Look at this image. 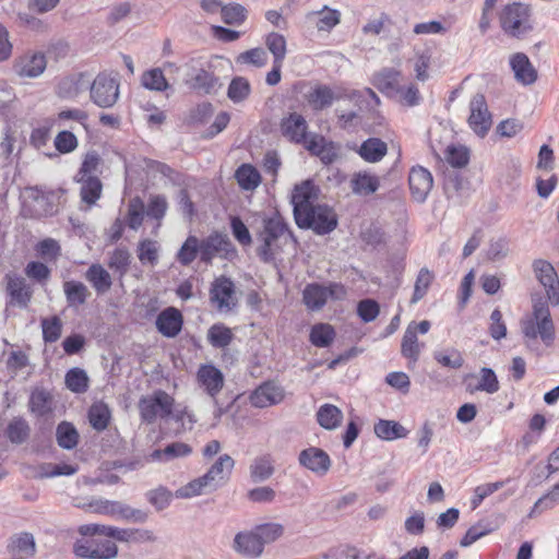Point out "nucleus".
I'll return each mask as SVG.
<instances>
[{"instance_id": "57", "label": "nucleus", "mask_w": 559, "mask_h": 559, "mask_svg": "<svg viewBox=\"0 0 559 559\" xmlns=\"http://www.w3.org/2000/svg\"><path fill=\"white\" fill-rule=\"evenodd\" d=\"M262 546L270 544L278 539L283 533L284 527L280 523H264L253 527Z\"/></svg>"}, {"instance_id": "43", "label": "nucleus", "mask_w": 559, "mask_h": 559, "mask_svg": "<svg viewBox=\"0 0 559 559\" xmlns=\"http://www.w3.org/2000/svg\"><path fill=\"white\" fill-rule=\"evenodd\" d=\"M110 417V409L103 402L94 403L88 411L90 424L97 431H103L108 427Z\"/></svg>"}, {"instance_id": "32", "label": "nucleus", "mask_w": 559, "mask_h": 559, "mask_svg": "<svg viewBox=\"0 0 559 559\" xmlns=\"http://www.w3.org/2000/svg\"><path fill=\"white\" fill-rule=\"evenodd\" d=\"M380 186L379 178L367 171L355 173L350 179V188L355 194L369 195Z\"/></svg>"}, {"instance_id": "63", "label": "nucleus", "mask_w": 559, "mask_h": 559, "mask_svg": "<svg viewBox=\"0 0 559 559\" xmlns=\"http://www.w3.org/2000/svg\"><path fill=\"white\" fill-rule=\"evenodd\" d=\"M206 488H211V483L204 479V475L197 479L191 480L186 486L176 491L178 498H191L201 495Z\"/></svg>"}, {"instance_id": "18", "label": "nucleus", "mask_w": 559, "mask_h": 559, "mask_svg": "<svg viewBox=\"0 0 559 559\" xmlns=\"http://www.w3.org/2000/svg\"><path fill=\"white\" fill-rule=\"evenodd\" d=\"M284 390L274 382H264L258 386L250 395V403L254 407L264 408L278 404L284 399Z\"/></svg>"}, {"instance_id": "40", "label": "nucleus", "mask_w": 559, "mask_h": 559, "mask_svg": "<svg viewBox=\"0 0 559 559\" xmlns=\"http://www.w3.org/2000/svg\"><path fill=\"white\" fill-rule=\"evenodd\" d=\"M80 435L73 424L61 421L56 429V440L60 448L74 449L79 443Z\"/></svg>"}, {"instance_id": "41", "label": "nucleus", "mask_w": 559, "mask_h": 559, "mask_svg": "<svg viewBox=\"0 0 559 559\" xmlns=\"http://www.w3.org/2000/svg\"><path fill=\"white\" fill-rule=\"evenodd\" d=\"M343 419V413L332 404L322 405L317 413V420L321 427L328 430L335 429Z\"/></svg>"}, {"instance_id": "46", "label": "nucleus", "mask_w": 559, "mask_h": 559, "mask_svg": "<svg viewBox=\"0 0 559 559\" xmlns=\"http://www.w3.org/2000/svg\"><path fill=\"white\" fill-rule=\"evenodd\" d=\"M433 359L442 367L454 370L462 368L464 365L462 353L454 347L433 352Z\"/></svg>"}, {"instance_id": "60", "label": "nucleus", "mask_w": 559, "mask_h": 559, "mask_svg": "<svg viewBox=\"0 0 559 559\" xmlns=\"http://www.w3.org/2000/svg\"><path fill=\"white\" fill-rule=\"evenodd\" d=\"M144 203L140 198L130 200L128 204L127 225L129 228L136 230L143 223Z\"/></svg>"}, {"instance_id": "37", "label": "nucleus", "mask_w": 559, "mask_h": 559, "mask_svg": "<svg viewBox=\"0 0 559 559\" xmlns=\"http://www.w3.org/2000/svg\"><path fill=\"white\" fill-rule=\"evenodd\" d=\"M340 98L341 95H335L332 88L326 85L314 87L308 95V102L314 110L330 107L335 99Z\"/></svg>"}, {"instance_id": "25", "label": "nucleus", "mask_w": 559, "mask_h": 559, "mask_svg": "<svg viewBox=\"0 0 559 559\" xmlns=\"http://www.w3.org/2000/svg\"><path fill=\"white\" fill-rule=\"evenodd\" d=\"M234 465L235 461L228 454H223L216 460V462L204 474V479H207L211 483V489H215L228 478Z\"/></svg>"}, {"instance_id": "42", "label": "nucleus", "mask_w": 559, "mask_h": 559, "mask_svg": "<svg viewBox=\"0 0 559 559\" xmlns=\"http://www.w3.org/2000/svg\"><path fill=\"white\" fill-rule=\"evenodd\" d=\"M64 382L71 392L81 394L88 390L90 379L85 370L74 367L66 373Z\"/></svg>"}, {"instance_id": "55", "label": "nucleus", "mask_w": 559, "mask_h": 559, "mask_svg": "<svg viewBox=\"0 0 559 559\" xmlns=\"http://www.w3.org/2000/svg\"><path fill=\"white\" fill-rule=\"evenodd\" d=\"M396 92L397 93L391 98L403 106L413 107L418 105L421 100L419 90L415 84H409L407 86L401 84Z\"/></svg>"}, {"instance_id": "50", "label": "nucleus", "mask_w": 559, "mask_h": 559, "mask_svg": "<svg viewBox=\"0 0 559 559\" xmlns=\"http://www.w3.org/2000/svg\"><path fill=\"white\" fill-rule=\"evenodd\" d=\"M274 473L272 460L267 455L259 456L250 465V476L253 481L269 479Z\"/></svg>"}, {"instance_id": "27", "label": "nucleus", "mask_w": 559, "mask_h": 559, "mask_svg": "<svg viewBox=\"0 0 559 559\" xmlns=\"http://www.w3.org/2000/svg\"><path fill=\"white\" fill-rule=\"evenodd\" d=\"M357 153L367 163H378L386 155L388 144L379 138H369L360 144Z\"/></svg>"}, {"instance_id": "8", "label": "nucleus", "mask_w": 559, "mask_h": 559, "mask_svg": "<svg viewBox=\"0 0 559 559\" xmlns=\"http://www.w3.org/2000/svg\"><path fill=\"white\" fill-rule=\"evenodd\" d=\"M210 301L219 312H229L238 304L235 283L227 276L216 277L210 288Z\"/></svg>"}, {"instance_id": "58", "label": "nucleus", "mask_w": 559, "mask_h": 559, "mask_svg": "<svg viewBox=\"0 0 559 559\" xmlns=\"http://www.w3.org/2000/svg\"><path fill=\"white\" fill-rule=\"evenodd\" d=\"M43 338L46 343L57 342L62 332V321L58 316L41 319Z\"/></svg>"}, {"instance_id": "53", "label": "nucleus", "mask_w": 559, "mask_h": 559, "mask_svg": "<svg viewBox=\"0 0 559 559\" xmlns=\"http://www.w3.org/2000/svg\"><path fill=\"white\" fill-rule=\"evenodd\" d=\"M265 45L273 55V61L283 63L287 52L285 37L278 33H270L265 38Z\"/></svg>"}, {"instance_id": "22", "label": "nucleus", "mask_w": 559, "mask_h": 559, "mask_svg": "<svg viewBox=\"0 0 559 559\" xmlns=\"http://www.w3.org/2000/svg\"><path fill=\"white\" fill-rule=\"evenodd\" d=\"M534 317L537 320V336L542 338L546 346L552 345L555 341V325L549 308L546 305L534 306Z\"/></svg>"}, {"instance_id": "21", "label": "nucleus", "mask_w": 559, "mask_h": 559, "mask_svg": "<svg viewBox=\"0 0 559 559\" xmlns=\"http://www.w3.org/2000/svg\"><path fill=\"white\" fill-rule=\"evenodd\" d=\"M156 328L166 337H175L182 328V314L173 307L163 310L156 319Z\"/></svg>"}, {"instance_id": "20", "label": "nucleus", "mask_w": 559, "mask_h": 559, "mask_svg": "<svg viewBox=\"0 0 559 559\" xmlns=\"http://www.w3.org/2000/svg\"><path fill=\"white\" fill-rule=\"evenodd\" d=\"M510 67L518 83L527 86L534 84L537 81V71L525 53H513L510 57Z\"/></svg>"}, {"instance_id": "56", "label": "nucleus", "mask_w": 559, "mask_h": 559, "mask_svg": "<svg viewBox=\"0 0 559 559\" xmlns=\"http://www.w3.org/2000/svg\"><path fill=\"white\" fill-rule=\"evenodd\" d=\"M159 247L156 241L144 239L138 245V258L142 264L156 265L158 262Z\"/></svg>"}, {"instance_id": "47", "label": "nucleus", "mask_w": 559, "mask_h": 559, "mask_svg": "<svg viewBox=\"0 0 559 559\" xmlns=\"http://www.w3.org/2000/svg\"><path fill=\"white\" fill-rule=\"evenodd\" d=\"M79 182L82 183L81 186V199L83 202H85L88 205H93L96 203V201L100 198L102 194V182L97 177H90V178H78Z\"/></svg>"}, {"instance_id": "61", "label": "nucleus", "mask_w": 559, "mask_h": 559, "mask_svg": "<svg viewBox=\"0 0 559 559\" xmlns=\"http://www.w3.org/2000/svg\"><path fill=\"white\" fill-rule=\"evenodd\" d=\"M432 280L433 275L428 269L423 267L419 271L414 286V294L411 300L412 304L418 302L427 294Z\"/></svg>"}, {"instance_id": "10", "label": "nucleus", "mask_w": 559, "mask_h": 559, "mask_svg": "<svg viewBox=\"0 0 559 559\" xmlns=\"http://www.w3.org/2000/svg\"><path fill=\"white\" fill-rule=\"evenodd\" d=\"M298 463L301 467L310 471L318 477L325 476L332 466L330 455L324 450L317 447H309L300 451L298 454Z\"/></svg>"}, {"instance_id": "26", "label": "nucleus", "mask_w": 559, "mask_h": 559, "mask_svg": "<svg viewBox=\"0 0 559 559\" xmlns=\"http://www.w3.org/2000/svg\"><path fill=\"white\" fill-rule=\"evenodd\" d=\"M62 287L69 308L78 309L83 306L91 296L87 286L79 281H66Z\"/></svg>"}, {"instance_id": "23", "label": "nucleus", "mask_w": 559, "mask_h": 559, "mask_svg": "<svg viewBox=\"0 0 559 559\" xmlns=\"http://www.w3.org/2000/svg\"><path fill=\"white\" fill-rule=\"evenodd\" d=\"M402 74L393 68H384L373 75L372 84L388 97L396 94L401 85Z\"/></svg>"}, {"instance_id": "38", "label": "nucleus", "mask_w": 559, "mask_h": 559, "mask_svg": "<svg viewBox=\"0 0 559 559\" xmlns=\"http://www.w3.org/2000/svg\"><path fill=\"white\" fill-rule=\"evenodd\" d=\"M132 255L126 247H118L109 253L107 265L110 270L123 277L130 267Z\"/></svg>"}, {"instance_id": "6", "label": "nucleus", "mask_w": 559, "mask_h": 559, "mask_svg": "<svg viewBox=\"0 0 559 559\" xmlns=\"http://www.w3.org/2000/svg\"><path fill=\"white\" fill-rule=\"evenodd\" d=\"M47 63V57L43 51L26 50L13 59L11 69L21 80H33L45 72Z\"/></svg>"}, {"instance_id": "12", "label": "nucleus", "mask_w": 559, "mask_h": 559, "mask_svg": "<svg viewBox=\"0 0 559 559\" xmlns=\"http://www.w3.org/2000/svg\"><path fill=\"white\" fill-rule=\"evenodd\" d=\"M533 270L536 278L545 287L547 297L552 305L559 304V278L554 266L545 260H535Z\"/></svg>"}, {"instance_id": "33", "label": "nucleus", "mask_w": 559, "mask_h": 559, "mask_svg": "<svg viewBox=\"0 0 559 559\" xmlns=\"http://www.w3.org/2000/svg\"><path fill=\"white\" fill-rule=\"evenodd\" d=\"M29 411L37 417H44L52 412V395L45 389H35L29 396Z\"/></svg>"}, {"instance_id": "4", "label": "nucleus", "mask_w": 559, "mask_h": 559, "mask_svg": "<svg viewBox=\"0 0 559 559\" xmlns=\"http://www.w3.org/2000/svg\"><path fill=\"white\" fill-rule=\"evenodd\" d=\"M346 296V287L341 283L334 282L329 285L311 283L306 285L302 292L304 304L311 311L321 310L329 299L344 300Z\"/></svg>"}, {"instance_id": "14", "label": "nucleus", "mask_w": 559, "mask_h": 559, "mask_svg": "<svg viewBox=\"0 0 559 559\" xmlns=\"http://www.w3.org/2000/svg\"><path fill=\"white\" fill-rule=\"evenodd\" d=\"M408 185L413 199L419 203L426 201L433 186L431 173L423 166L412 167L408 175Z\"/></svg>"}, {"instance_id": "49", "label": "nucleus", "mask_w": 559, "mask_h": 559, "mask_svg": "<svg viewBox=\"0 0 559 559\" xmlns=\"http://www.w3.org/2000/svg\"><path fill=\"white\" fill-rule=\"evenodd\" d=\"M335 338V331L329 323H318L311 328L310 342L317 347H328Z\"/></svg>"}, {"instance_id": "45", "label": "nucleus", "mask_w": 559, "mask_h": 559, "mask_svg": "<svg viewBox=\"0 0 559 559\" xmlns=\"http://www.w3.org/2000/svg\"><path fill=\"white\" fill-rule=\"evenodd\" d=\"M189 83L193 90L204 94H211L215 91L218 79L212 72L200 69L195 75L190 78Z\"/></svg>"}, {"instance_id": "9", "label": "nucleus", "mask_w": 559, "mask_h": 559, "mask_svg": "<svg viewBox=\"0 0 559 559\" xmlns=\"http://www.w3.org/2000/svg\"><path fill=\"white\" fill-rule=\"evenodd\" d=\"M73 551L83 559H114L118 556V547L110 539L86 538L74 544Z\"/></svg>"}, {"instance_id": "2", "label": "nucleus", "mask_w": 559, "mask_h": 559, "mask_svg": "<svg viewBox=\"0 0 559 559\" xmlns=\"http://www.w3.org/2000/svg\"><path fill=\"white\" fill-rule=\"evenodd\" d=\"M499 24L507 36L521 39L534 29L532 8L522 2L506 4L499 12Z\"/></svg>"}, {"instance_id": "1", "label": "nucleus", "mask_w": 559, "mask_h": 559, "mask_svg": "<svg viewBox=\"0 0 559 559\" xmlns=\"http://www.w3.org/2000/svg\"><path fill=\"white\" fill-rule=\"evenodd\" d=\"M289 240H293V234L280 215L265 218L257 234V254L265 263L273 262L281 248Z\"/></svg>"}, {"instance_id": "13", "label": "nucleus", "mask_w": 559, "mask_h": 559, "mask_svg": "<svg viewBox=\"0 0 559 559\" xmlns=\"http://www.w3.org/2000/svg\"><path fill=\"white\" fill-rule=\"evenodd\" d=\"M337 225L335 213L325 205H316L308 211V224L298 225L300 228H311L319 235L331 233Z\"/></svg>"}, {"instance_id": "30", "label": "nucleus", "mask_w": 559, "mask_h": 559, "mask_svg": "<svg viewBox=\"0 0 559 559\" xmlns=\"http://www.w3.org/2000/svg\"><path fill=\"white\" fill-rule=\"evenodd\" d=\"M84 75L82 73L66 76L61 79L57 85L56 94L62 99H74L86 87L83 83Z\"/></svg>"}, {"instance_id": "35", "label": "nucleus", "mask_w": 559, "mask_h": 559, "mask_svg": "<svg viewBox=\"0 0 559 559\" xmlns=\"http://www.w3.org/2000/svg\"><path fill=\"white\" fill-rule=\"evenodd\" d=\"M374 433L382 440L392 441L405 438L408 430L394 420L380 419L373 427Z\"/></svg>"}, {"instance_id": "16", "label": "nucleus", "mask_w": 559, "mask_h": 559, "mask_svg": "<svg viewBox=\"0 0 559 559\" xmlns=\"http://www.w3.org/2000/svg\"><path fill=\"white\" fill-rule=\"evenodd\" d=\"M200 260L206 264L212 263L217 254H227L231 248V242L227 235L214 231L206 238L199 241Z\"/></svg>"}, {"instance_id": "28", "label": "nucleus", "mask_w": 559, "mask_h": 559, "mask_svg": "<svg viewBox=\"0 0 559 559\" xmlns=\"http://www.w3.org/2000/svg\"><path fill=\"white\" fill-rule=\"evenodd\" d=\"M317 17L316 26L319 32H330L341 22V12L324 5L321 10L307 13V20Z\"/></svg>"}, {"instance_id": "64", "label": "nucleus", "mask_w": 559, "mask_h": 559, "mask_svg": "<svg viewBox=\"0 0 559 559\" xmlns=\"http://www.w3.org/2000/svg\"><path fill=\"white\" fill-rule=\"evenodd\" d=\"M445 159L452 167H465L469 160L468 150L464 146H449L445 151Z\"/></svg>"}, {"instance_id": "19", "label": "nucleus", "mask_w": 559, "mask_h": 559, "mask_svg": "<svg viewBox=\"0 0 559 559\" xmlns=\"http://www.w3.org/2000/svg\"><path fill=\"white\" fill-rule=\"evenodd\" d=\"M7 292L10 296L9 304L20 308H27L33 290L25 278L17 275H7Z\"/></svg>"}, {"instance_id": "62", "label": "nucleus", "mask_w": 559, "mask_h": 559, "mask_svg": "<svg viewBox=\"0 0 559 559\" xmlns=\"http://www.w3.org/2000/svg\"><path fill=\"white\" fill-rule=\"evenodd\" d=\"M221 14L224 23L239 25L246 20L247 10L241 4L235 3L223 5Z\"/></svg>"}, {"instance_id": "29", "label": "nucleus", "mask_w": 559, "mask_h": 559, "mask_svg": "<svg viewBox=\"0 0 559 559\" xmlns=\"http://www.w3.org/2000/svg\"><path fill=\"white\" fill-rule=\"evenodd\" d=\"M117 542L120 543H128V544H143V543H153L155 542L156 537L154 533L150 530L144 528H120L116 527V531H114V538Z\"/></svg>"}, {"instance_id": "36", "label": "nucleus", "mask_w": 559, "mask_h": 559, "mask_svg": "<svg viewBox=\"0 0 559 559\" xmlns=\"http://www.w3.org/2000/svg\"><path fill=\"white\" fill-rule=\"evenodd\" d=\"M192 452L189 444L183 442H173L164 449L154 450L151 454L153 461L169 462L177 457L188 456Z\"/></svg>"}, {"instance_id": "54", "label": "nucleus", "mask_w": 559, "mask_h": 559, "mask_svg": "<svg viewBox=\"0 0 559 559\" xmlns=\"http://www.w3.org/2000/svg\"><path fill=\"white\" fill-rule=\"evenodd\" d=\"M499 381L491 368L484 367L479 370V381L477 385L471 391H481L488 394H493L499 391Z\"/></svg>"}, {"instance_id": "7", "label": "nucleus", "mask_w": 559, "mask_h": 559, "mask_svg": "<svg viewBox=\"0 0 559 559\" xmlns=\"http://www.w3.org/2000/svg\"><path fill=\"white\" fill-rule=\"evenodd\" d=\"M318 189L311 180L297 185L292 194L294 216L297 225L308 224V211L316 206Z\"/></svg>"}, {"instance_id": "34", "label": "nucleus", "mask_w": 559, "mask_h": 559, "mask_svg": "<svg viewBox=\"0 0 559 559\" xmlns=\"http://www.w3.org/2000/svg\"><path fill=\"white\" fill-rule=\"evenodd\" d=\"M423 347L424 344L418 342L414 326H407L402 338L401 354L407 358L411 364H416Z\"/></svg>"}, {"instance_id": "52", "label": "nucleus", "mask_w": 559, "mask_h": 559, "mask_svg": "<svg viewBox=\"0 0 559 559\" xmlns=\"http://www.w3.org/2000/svg\"><path fill=\"white\" fill-rule=\"evenodd\" d=\"M200 254L199 239L195 236H189L177 252L178 262L183 265H190Z\"/></svg>"}, {"instance_id": "31", "label": "nucleus", "mask_w": 559, "mask_h": 559, "mask_svg": "<svg viewBox=\"0 0 559 559\" xmlns=\"http://www.w3.org/2000/svg\"><path fill=\"white\" fill-rule=\"evenodd\" d=\"M85 278L91 283L97 294L108 292L112 285L110 274L98 263H94L87 269Z\"/></svg>"}, {"instance_id": "24", "label": "nucleus", "mask_w": 559, "mask_h": 559, "mask_svg": "<svg viewBox=\"0 0 559 559\" xmlns=\"http://www.w3.org/2000/svg\"><path fill=\"white\" fill-rule=\"evenodd\" d=\"M281 130L289 141L301 143L307 135V121L301 115L294 112L282 120Z\"/></svg>"}, {"instance_id": "11", "label": "nucleus", "mask_w": 559, "mask_h": 559, "mask_svg": "<svg viewBox=\"0 0 559 559\" xmlns=\"http://www.w3.org/2000/svg\"><path fill=\"white\" fill-rule=\"evenodd\" d=\"M469 109L468 124L478 136L484 138L492 123L485 96L476 94L469 103Z\"/></svg>"}, {"instance_id": "15", "label": "nucleus", "mask_w": 559, "mask_h": 559, "mask_svg": "<svg viewBox=\"0 0 559 559\" xmlns=\"http://www.w3.org/2000/svg\"><path fill=\"white\" fill-rule=\"evenodd\" d=\"M197 382L211 399H215L224 386L225 378L214 365L205 364L198 369Z\"/></svg>"}, {"instance_id": "44", "label": "nucleus", "mask_w": 559, "mask_h": 559, "mask_svg": "<svg viewBox=\"0 0 559 559\" xmlns=\"http://www.w3.org/2000/svg\"><path fill=\"white\" fill-rule=\"evenodd\" d=\"M233 340L231 330L223 323L213 324L207 331V341L215 348H225Z\"/></svg>"}, {"instance_id": "51", "label": "nucleus", "mask_w": 559, "mask_h": 559, "mask_svg": "<svg viewBox=\"0 0 559 559\" xmlns=\"http://www.w3.org/2000/svg\"><path fill=\"white\" fill-rule=\"evenodd\" d=\"M141 83L145 88L156 92H164L169 88V84L160 68L145 71L142 74Z\"/></svg>"}, {"instance_id": "59", "label": "nucleus", "mask_w": 559, "mask_h": 559, "mask_svg": "<svg viewBox=\"0 0 559 559\" xmlns=\"http://www.w3.org/2000/svg\"><path fill=\"white\" fill-rule=\"evenodd\" d=\"M251 92L250 83L242 76L234 78L228 86L227 95L234 103L245 100Z\"/></svg>"}, {"instance_id": "48", "label": "nucleus", "mask_w": 559, "mask_h": 559, "mask_svg": "<svg viewBox=\"0 0 559 559\" xmlns=\"http://www.w3.org/2000/svg\"><path fill=\"white\" fill-rule=\"evenodd\" d=\"M29 425L21 417L13 418L5 430L8 439L15 444L25 442L29 437Z\"/></svg>"}, {"instance_id": "5", "label": "nucleus", "mask_w": 559, "mask_h": 559, "mask_svg": "<svg viewBox=\"0 0 559 559\" xmlns=\"http://www.w3.org/2000/svg\"><path fill=\"white\" fill-rule=\"evenodd\" d=\"M90 97L100 108L112 107L119 98V81L106 72L97 74L90 85Z\"/></svg>"}, {"instance_id": "39", "label": "nucleus", "mask_w": 559, "mask_h": 559, "mask_svg": "<svg viewBox=\"0 0 559 559\" xmlns=\"http://www.w3.org/2000/svg\"><path fill=\"white\" fill-rule=\"evenodd\" d=\"M235 178L241 189L252 191L261 183V175L250 164H242L235 173Z\"/></svg>"}, {"instance_id": "17", "label": "nucleus", "mask_w": 559, "mask_h": 559, "mask_svg": "<svg viewBox=\"0 0 559 559\" xmlns=\"http://www.w3.org/2000/svg\"><path fill=\"white\" fill-rule=\"evenodd\" d=\"M231 548L235 552L247 559H257L261 557L264 550L254 528L237 533Z\"/></svg>"}, {"instance_id": "3", "label": "nucleus", "mask_w": 559, "mask_h": 559, "mask_svg": "<svg viewBox=\"0 0 559 559\" xmlns=\"http://www.w3.org/2000/svg\"><path fill=\"white\" fill-rule=\"evenodd\" d=\"M174 406L175 399L163 390L142 396L138 403L141 420L146 424H154L158 418L168 419Z\"/></svg>"}]
</instances>
